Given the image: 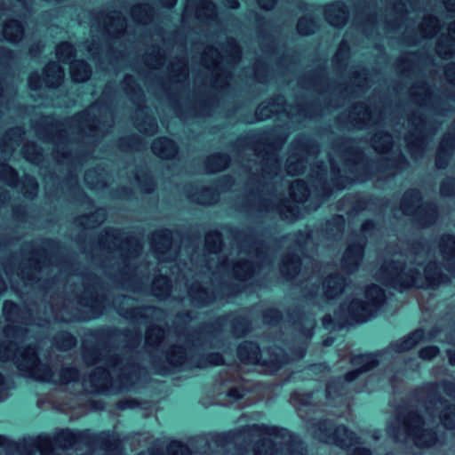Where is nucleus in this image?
I'll use <instances>...</instances> for the list:
<instances>
[{"label":"nucleus","mask_w":455,"mask_h":455,"mask_svg":"<svg viewBox=\"0 0 455 455\" xmlns=\"http://www.w3.org/2000/svg\"><path fill=\"white\" fill-rule=\"evenodd\" d=\"M365 301L353 300L349 306L342 307L352 322L363 323L373 317L384 303L385 294L381 288L372 284L365 291Z\"/></svg>","instance_id":"f257e3e1"},{"label":"nucleus","mask_w":455,"mask_h":455,"mask_svg":"<svg viewBox=\"0 0 455 455\" xmlns=\"http://www.w3.org/2000/svg\"><path fill=\"white\" fill-rule=\"evenodd\" d=\"M253 435L258 437L254 445V455H275L278 451L277 445L279 435H283L285 430H280L274 427L253 426Z\"/></svg>","instance_id":"f03ea898"},{"label":"nucleus","mask_w":455,"mask_h":455,"mask_svg":"<svg viewBox=\"0 0 455 455\" xmlns=\"http://www.w3.org/2000/svg\"><path fill=\"white\" fill-rule=\"evenodd\" d=\"M406 436L419 447H429L435 444V435L432 430L423 427V421L417 414L411 415L403 423Z\"/></svg>","instance_id":"7ed1b4c3"},{"label":"nucleus","mask_w":455,"mask_h":455,"mask_svg":"<svg viewBox=\"0 0 455 455\" xmlns=\"http://www.w3.org/2000/svg\"><path fill=\"white\" fill-rule=\"evenodd\" d=\"M20 359L16 358V355L4 354L0 355L3 361H15L17 367L21 371L33 373L38 364V357L35 347H28L25 351L20 353Z\"/></svg>","instance_id":"20e7f679"},{"label":"nucleus","mask_w":455,"mask_h":455,"mask_svg":"<svg viewBox=\"0 0 455 455\" xmlns=\"http://www.w3.org/2000/svg\"><path fill=\"white\" fill-rule=\"evenodd\" d=\"M351 363L355 368V370L348 372L346 375L347 381L354 380L359 371H366L374 367L378 363V359L377 355L373 354L358 355L353 356Z\"/></svg>","instance_id":"39448f33"},{"label":"nucleus","mask_w":455,"mask_h":455,"mask_svg":"<svg viewBox=\"0 0 455 455\" xmlns=\"http://www.w3.org/2000/svg\"><path fill=\"white\" fill-rule=\"evenodd\" d=\"M323 288L327 298L334 299L345 291L346 279L339 275H331L323 282Z\"/></svg>","instance_id":"423d86ee"},{"label":"nucleus","mask_w":455,"mask_h":455,"mask_svg":"<svg viewBox=\"0 0 455 455\" xmlns=\"http://www.w3.org/2000/svg\"><path fill=\"white\" fill-rule=\"evenodd\" d=\"M152 150L155 155L161 158H172L177 152L175 143L168 138H159L152 144Z\"/></svg>","instance_id":"0eeeda50"},{"label":"nucleus","mask_w":455,"mask_h":455,"mask_svg":"<svg viewBox=\"0 0 455 455\" xmlns=\"http://www.w3.org/2000/svg\"><path fill=\"white\" fill-rule=\"evenodd\" d=\"M363 247L361 245H350L343 256L344 267L348 270H354L363 258Z\"/></svg>","instance_id":"6e6552de"},{"label":"nucleus","mask_w":455,"mask_h":455,"mask_svg":"<svg viewBox=\"0 0 455 455\" xmlns=\"http://www.w3.org/2000/svg\"><path fill=\"white\" fill-rule=\"evenodd\" d=\"M241 361L249 363H257L259 359V347L252 342H244L241 344L237 350Z\"/></svg>","instance_id":"1a4fd4ad"},{"label":"nucleus","mask_w":455,"mask_h":455,"mask_svg":"<svg viewBox=\"0 0 455 455\" xmlns=\"http://www.w3.org/2000/svg\"><path fill=\"white\" fill-rule=\"evenodd\" d=\"M390 275L391 280L389 281V284L395 287V289L403 290L412 286H421L414 276L406 275L405 277H403V274L402 272H392Z\"/></svg>","instance_id":"9d476101"},{"label":"nucleus","mask_w":455,"mask_h":455,"mask_svg":"<svg viewBox=\"0 0 455 455\" xmlns=\"http://www.w3.org/2000/svg\"><path fill=\"white\" fill-rule=\"evenodd\" d=\"M70 74L74 81L84 82L91 76V70L86 62L83 60L74 61L70 64Z\"/></svg>","instance_id":"9b49d317"},{"label":"nucleus","mask_w":455,"mask_h":455,"mask_svg":"<svg viewBox=\"0 0 455 455\" xmlns=\"http://www.w3.org/2000/svg\"><path fill=\"white\" fill-rule=\"evenodd\" d=\"M424 337V331L422 330H417L405 337L403 340L394 344V350L397 352L408 350L413 347L419 340L423 339Z\"/></svg>","instance_id":"f8f14e48"},{"label":"nucleus","mask_w":455,"mask_h":455,"mask_svg":"<svg viewBox=\"0 0 455 455\" xmlns=\"http://www.w3.org/2000/svg\"><path fill=\"white\" fill-rule=\"evenodd\" d=\"M24 29L20 22L11 21L4 29V37L12 43H18L22 39Z\"/></svg>","instance_id":"ddd939ff"},{"label":"nucleus","mask_w":455,"mask_h":455,"mask_svg":"<svg viewBox=\"0 0 455 455\" xmlns=\"http://www.w3.org/2000/svg\"><path fill=\"white\" fill-rule=\"evenodd\" d=\"M353 434L349 432L346 427H339L335 430V436L328 437L325 442L336 443L339 446L348 447L351 444L353 439Z\"/></svg>","instance_id":"4468645a"},{"label":"nucleus","mask_w":455,"mask_h":455,"mask_svg":"<svg viewBox=\"0 0 455 455\" xmlns=\"http://www.w3.org/2000/svg\"><path fill=\"white\" fill-rule=\"evenodd\" d=\"M440 247L443 259L447 262H455V236L447 235L443 237Z\"/></svg>","instance_id":"2eb2a0df"},{"label":"nucleus","mask_w":455,"mask_h":455,"mask_svg":"<svg viewBox=\"0 0 455 455\" xmlns=\"http://www.w3.org/2000/svg\"><path fill=\"white\" fill-rule=\"evenodd\" d=\"M75 54V49L72 44L69 43L64 42L60 44L56 47V56L58 60L61 62H70V64L73 62L72 59Z\"/></svg>","instance_id":"dca6fc26"},{"label":"nucleus","mask_w":455,"mask_h":455,"mask_svg":"<svg viewBox=\"0 0 455 455\" xmlns=\"http://www.w3.org/2000/svg\"><path fill=\"white\" fill-rule=\"evenodd\" d=\"M58 441L60 443L61 441H64L63 443H61V446L64 449H70L73 448L76 442V434L68 429L61 431L58 435Z\"/></svg>","instance_id":"f3484780"},{"label":"nucleus","mask_w":455,"mask_h":455,"mask_svg":"<svg viewBox=\"0 0 455 455\" xmlns=\"http://www.w3.org/2000/svg\"><path fill=\"white\" fill-rule=\"evenodd\" d=\"M168 455H191V451L180 442L173 441L169 444Z\"/></svg>","instance_id":"a211bd4d"},{"label":"nucleus","mask_w":455,"mask_h":455,"mask_svg":"<svg viewBox=\"0 0 455 455\" xmlns=\"http://www.w3.org/2000/svg\"><path fill=\"white\" fill-rule=\"evenodd\" d=\"M443 425L451 429H455V407H450L441 415Z\"/></svg>","instance_id":"6ab92c4d"},{"label":"nucleus","mask_w":455,"mask_h":455,"mask_svg":"<svg viewBox=\"0 0 455 455\" xmlns=\"http://www.w3.org/2000/svg\"><path fill=\"white\" fill-rule=\"evenodd\" d=\"M163 338L164 334L161 330L150 329L147 331L146 339L149 344L158 345Z\"/></svg>","instance_id":"aec40b11"},{"label":"nucleus","mask_w":455,"mask_h":455,"mask_svg":"<svg viewBox=\"0 0 455 455\" xmlns=\"http://www.w3.org/2000/svg\"><path fill=\"white\" fill-rule=\"evenodd\" d=\"M295 189L301 190V196L299 198V200L301 201L307 196V193L306 183L302 180L294 181L291 186V193L294 196H296Z\"/></svg>","instance_id":"412c9836"},{"label":"nucleus","mask_w":455,"mask_h":455,"mask_svg":"<svg viewBox=\"0 0 455 455\" xmlns=\"http://www.w3.org/2000/svg\"><path fill=\"white\" fill-rule=\"evenodd\" d=\"M438 351L439 350L436 347L429 346L422 348L419 352V355L423 359L430 360L437 355Z\"/></svg>","instance_id":"4be33fe9"},{"label":"nucleus","mask_w":455,"mask_h":455,"mask_svg":"<svg viewBox=\"0 0 455 455\" xmlns=\"http://www.w3.org/2000/svg\"><path fill=\"white\" fill-rule=\"evenodd\" d=\"M214 159H217L218 160V164L214 167H210V171L211 172H219V171H221L223 170L227 164H228V160L226 158L225 156H212L210 159H209V162L212 161V160H214Z\"/></svg>","instance_id":"5701e85b"},{"label":"nucleus","mask_w":455,"mask_h":455,"mask_svg":"<svg viewBox=\"0 0 455 455\" xmlns=\"http://www.w3.org/2000/svg\"><path fill=\"white\" fill-rule=\"evenodd\" d=\"M52 69L53 71V78L56 80L57 83H59L63 76V71L58 64L52 63L45 68L44 73L48 74V72Z\"/></svg>","instance_id":"b1692460"},{"label":"nucleus","mask_w":455,"mask_h":455,"mask_svg":"<svg viewBox=\"0 0 455 455\" xmlns=\"http://www.w3.org/2000/svg\"><path fill=\"white\" fill-rule=\"evenodd\" d=\"M328 19L331 24L339 27L345 24L347 20V14L345 11L340 10L336 19H332L330 14H328Z\"/></svg>","instance_id":"393cba45"},{"label":"nucleus","mask_w":455,"mask_h":455,"mask_svg":"<svg viewBox=\"0 0 455 455\" xmlns=\"http://www.w3.org/2000/svg\"><path fill=\"white\" fill-rule=\"evenodd\" d=\"M306 20L300 19L297 25V29L300 34L307 35L310 34L313 30L311 28H305Z\"/></svg>","instance_id":"a878e982"},{"label":"nucleus","mask_w":455,"mask_h":455,"mask_svg":"<svg viewBox=\"0 0 455 455\" xmlns=\"http://www.w3.org/2000/svg\"><path fill=\"white\" fill-rule=\"evenodd\" d=\"M259 4L266 10L273 8L275 5V0H258Z\"/></svg>","instance_id":"bb28decb"},{"label":"nucleus","mask_w":455,"mask_h":455,"mask_svg":"<svg viewBox=\"0 0 455 455\" xmlns=\"http://www.w3.org/2000/svg\"><path fill=\"white\" fill-rule=\"evenodd\" d=\"M228 395L235 399H240L243 397L242 392L237 388H233L228 392Z\"/></svg>","instance_id":"cd10ccee"},{"label":"nucleus","mask_w":455,"mask_h":455,"mask_svg":"<svg viewBox=\"0 0 455 455\" xmlns=\"http://www.w3.org/2000/svg\"><path fill=\"white\" fill-rule=\"evenodd\" d=\"M430 268L431 267L430 266H427L425 269H424V272H425V275H426V277L427 279L428 280L429 283H434L435 282V277H432L430 275Z\"/></svg>","instance_id":"c85d7f7f"},{"label":"nucleus","mask_w":455,"mask_h":455,"mask_svg":"<svg viewBox=\"0 0 455 455\" xmlns=\"http://www.w3.org/2000/svg\"><path fill=\"white\" fill-rule=\"evenodd\" d=\"M211 363L213 364H220L222 363V357L220 355H211Z\"/></svg>","instance_id":"c756f323"},{"label":"nucleus","mask_w":455,"mask_h":455,"mask_svg":"<svg viewBox=\"0 0 455 455\" xmlns=\"http://www.w3.org/2000/svg\"><path fill=\"white\" fill-rule=\"evenodd\" d=\"M352 455H371V451L367 449H356Z\"/></svg>","instance_id":"7c9ffc66"},{"label":"nucleus","mask_w":455,"mask_h":455,"mask_svg":"<svg viewBox=\"0 0 455 455\" xmlns=\"http://www.w3.org/2000/svg\"><path fill=\"white\" fill-rule=\"evenodd\" d=\"M331 321V317L330 315H326L323 317V324L324 325L325 328L328 329L330 327Z\"/></svg>","instance_id":"2f4dec72"},{"label":"nucleus","mask_w":455,"mask_h":455,"mask_svg":"<svg viewBox=\"0 0 455 455\" xmlns=\"http://www.w3.org/2000/svg\"><path fill=\"white\" fill-rule=\"evenodd\" d=\"M264 107L263 106H259V108H258V114L259 116H260L261 118H264V117H268L269 116V114H263L262 113V110H263Z\"/></svg>","instance_id":"473e14b6"},{"label":"nucleus","mask_w":455,"mask_h":455,"mask_svg":"<svg viewBox=\"0 0 455 455\" xmlns=\"http://www.w3.org/2000/svg\"><path fill=\"white\" fill-rule=\"evenodd\" d=\"M449 360L451 364H455V353L449 351Z\"/></svg>","instance_id":"72a5a7b5"},{"label":"nucleus","mask_w":455,"mask_h":455,"mask_svg":"<svg viewBox=\"0 0 455 455\" xmlns=\"http://www.w3.org/2000/svg\"><path fill=\"white\" fill-rule=\"evenodd\" d=\"M37 449H38V451H39L40 455H49L45 447H42L40 445V446L37 447Z\"/></svg>","instance_id":"f704fd0d"},{"label":"nucleus","mask_w":455,"mask_h":455,"mask_svg":"<svg viewBox=\"0 0 455 455\" xmlns=\"http://www.w3.org/2000/svg\"><path fill=\"white\" fill-rule=\"evenodd\" d=\"M288 172L291 175H296L299 173V171L297 169H293L291 165L288 166Z\"/></svg>","instance_id":"c9c22d12"},{"label":"nucleus","mask_w":455,"mask_h":455,"mask_svg":"<svg viewBox=\"0 0 455 455\" xmlns=\"http://www.w3.org/2000/svg\"><path fill=\"white\" fill-rule=\"evenodd\" d=\"M217 240L218 241L215 243L214 248H213L214 251H219L220 249V237H217Z\"/></svg>","instance_id":"e433bc0d"},{"label":"nucleus","mask_w":455,"mask_h":455,"mask_svg":"<svg viewBox=\"0 0 455 455\" xmlns=\"http://www.w3.org/2000/svg\"><path fill=\"white\" fill-rule=\"evenodd\" d=\"M7 443V439L2 435H0V447L5 446Z\"/></svg>","instance_id":"4c0bfd02"},{"label":"nucleus","mask_w":455,"mask_h":455,"mask_svg":"<svg viewBox=\"0 0 455 455\" xmlns=\"http://www.w3.org/2000/svg\"><path fill=\"white\" fill-rule=\"evenodd\" d=\"M29 84L32 88L36 89V86L33 84V76L29 77Z\"/></svg>","instance_id":"58836bf2"},{"label":"nucleus","mask_w":455,"mask_h":455,"mask_svg":"<svg viewBox=\"0 0 455 455\" xmlns=\"http://www.w3.org/2000/svg\"><path fill=\"white\" fill-rule=\"evenodd\" d=\"M176 0H167V4L172 6L175 4Z\"/></svg>","instance_id":"ea45409f"},{"label":"nucleus","mask_w":455,"mask_h":455,"mask_svg":"<svg viewBox=\"0 0 455 455\" xmlns=\"http://www.w3.org/2000/svg\"><path fill=\"white\" fill-rule=\"evenodd\" d=\"M440 154H441V152H439L438 158H437V161H436V164H437L438 167H441Z\"/></svg>","instance_id":"a19ab883"},{"label":"nucleus","mask_w":455,"mask_h":455,"mask_svg":"<svg viewBox=\"0 0 455 455\" xmlns=\"http://www.w3.org/2000/svg\"><path fill=\"white\" fill-rule=\"evenodd\" d=\"M331 386H328V387H327V395H331Z\"/></svg>","instance_id":"79ce46f5"},{"label":"nucleus","mask_w":455,"mask_h":455,"mask_svg":"<svg viewBox=\"0 0 455 455\" xmlns=\"http://www.w3.org/2000/svg\"><path fill=\"white\" fill-rule=\"evenodd\" d=\"M210 240H211V235H208V236L206 237V240H205V242H206V244H207V245H209V244H210Z\"/></svg>","instance_id":"37998d69"},{"label":"nucleus","mask_w":455,"mask_h":455,"mask_svg":"<svg viewBox=\"0 0 455 455\" xmlns=\"http://www.w3.org/2000/svg\"><path fill=\"white\" fill-rule=\"evenodd\" d=\"M411 193H406L405 196H404V199L409 196V195H411Z\"/></svg>","instance_id":"c03bdc74"},{"label":"nucleus","mask_w":455,"mask_h":455,"mask_svg":"<svg viewBox=\"0 0 455 455\" xmlns=\"http://www.w3.org/2000/svg\"><path fill=\"white\" fill-rule=\"evenodd\" d=\"M44 443H45L46 445H48V440H44Z\"/></svg>","instance_id":"a18cd8bd"},{"label":"nucleus","mask_w":455,"mask_h":455,"mask_svg":"<svg viewBox=\"0 0 455 455\" xmlns=\"http://www.w3.org/2000/svg\"><path fill=\"white\" fill-rule=\"evenodd\" d=\"M140 455H144V454H140Z\"/></svg>","instance_id":"49530a36"}]
</instances>
